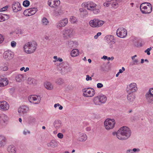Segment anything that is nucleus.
<instances>
[{
	"label": "nucleus",
	"instance_id": "17",
	"mask_svg": "<svg viewBox=\"0 0 153 153\" xmlns=\"http://www.w3.org/2000/svg\"><path fill=\"white\" fill-rule=\"evenodd\" d=\"M105 38L107 40V43L110 44V48H112L113 47L112 45L115 42L113 36L112 35L107 36L105 37Z\"/></svg>",
	"mask_w": 153,
	"mask_h": 153
},
{
	"label": "nucleus",
	"instance_id": "15",
	"mask_svg": "<svg viewBox=\"0 0 153 153\" xmlns=\"http://www.w3.org/2000/svg\"><path fill=\"white\" fill-rule=\"evenodd\" d=\"M12 8L14 12H17L22 9L20 4L18 2H14L13 3Z\"/></svg>",
	"mask_w": 153,
	"mask_h": 153
},
{
	"label": "nucleus",
	"instance_id": "26",
	"mask_svg": "<svg viewBox=\"0 0 153 153\" xmlns=\"http://www.w3.org/2000/svg\"><path fill=\"white\" fill-rule=\"evenodd\" d=\"M62 124L61 121L59 120H56L53 123L54 126L56 129H59L62 127Z\"/></svg>",
	"mask_w": 153,
	"mask_h": 153
},
{
	"label": "nucleus",
	"instance_id": "43",
	"mask_svg": "<svg viewBox=\"0 0 153 153\" xmlns=\"http://www.w3.org/2000/svg\"><path fill=\"white\" fill-rule=\"evenodd\" d=\"M30 5V2L28 0L24 1L23 3V5L25 7H27Z\"/></svg>",
	"mask_w": 153,
	"mask_h": 153
},
{
	"label": "nucleus",
	"instance_id": "8",
	"mask_svg": "<svg viewBox=\"0 0 153 153\" xmlns=\"http://www.w3.org/2000/svg\"><path fill=\"white\" fill-rule=\"evenodd\" d=\"M29 101L35 104L39 103L41 100V97L39 96L36 95H30L28 98Z\"/></svg>",
	"mask_w": 153,
	"mask_h": 153
},
{
	"label": "nucleus",
	"instance_id": "51",
	"mask_svg": "<svg viewBox=\"0 0 153 153\" xmlns=\"http://www.w3.org/2000/svg\"><path fill=\"white\" fill-rule=\"evenodd\" d=\"M97 87L98 88H100L103 87V85L101 83H98L97 85Z\"/></svg>",
	"mask_w": 153,
	"mask_h": 153
},
{
	"label": "nucleus",
	"instance_id": "48",
	"mask_svg": "<svg viewBox=\"0 0 153 153\" xmlns=\"http://www.w3.org/2000/svg\"><path fill=\"white\" fill-rule=\"evenodd\" d=\"M3 15L5 21L7 20L9 18V16L8 15L3 14Z\"/></svg>",
	"mask_w": 153,
	"mask_h": 153
},
{
	"label": "nucleus",
	"instance_id": "5",
	"mask_svg": "<svg viewBox=\"0 0 153 153\" xmlns=\"http://www.w3.org/2000/svg\"><path fill=\"white\" fill-rule=\"evenodd\" d=\"M73 29H66L62 30L61 33L62 36L65 39H69L73 36Z\"/></svg>",
	"mask_w": 153,
	"mask_h": 153
},
{
	"label": "nucleus",
	"instance_id": "59",
	"mask_svg": "<svg viewBox=\"0 0 153 153\" xmlns=\"http://www.w3.org/2000/svg\"><path fill=\"white\" fill-rule=\"evenodd\" d=\"M148 92L153 95V88L149 89Z\"/></svg>",
	"mask_w": 153,
	"mask_h": 153
},
{
	"label": "nucleus",
	"instance_id": "2",
	"mask_svg": "<svg viewBox=\"0 0 153 153\" xmlns=\"http://www.w3.org/2000/svg\"><path fill=\"white\" fill-rule=\"evenodd\" d=\"M37 44L34 41L29 42L26 43L23 48L25 51L27 53H31L36 50Z\"/></svg>",
	"mask_w": 153,
	"mask_h": 153
},
{
	"label": "nucleus",
	"instance_id": "32",
	"mask_svg": "<svg viewBox=\"0 0 153 153\" xmlns=\"http://www.w3.org/2000/svg\"><path fill=\"white\" fill-rule=\"evenodd\" d=\"M36 121L35 119L32 116H28L27 121L29 124H32L34 123Z\"/></svg>",
	"mask_w": 153,
	"mask_h": 153
},
{
	"label": "nucleus",
	"instance_id": "57",
	"mask_svg": "<svg viewBox=\"0 0 153 153\" xmlns=\"http://www.w3.org/2000/svg\"><path fill=\"white\" fill-rule=\"evenodd\" d=\"M16 42L14 41H12L11 42V46L12 47H13V48L14 47L16 46Z\"/></svg>",
	"mask_w": 153,
	"mask_h": 153
},
{
	"label": "nucleus",
	"instance_id": "22",
	"mask_svg": "<svg viewBox=\"0 0 153 153\" xmlns=\"http://www.w3.org/2000/svg\"><path fill=\"white\" fill-rule=\"evenodd\" d=\"M64 13L63 11L60 7H58L54 10L53 15L55 16H59Z\"/></svg>",
	"mask_w": 153,
	"mask_h": 153
},
{
	"label": "nucleus",
	"instance_id": "24",
	"mask_svg": "<svg viewBox=\"0 0 153 153\" xmlns=\"http://www.w3.org/2000/svg\"><path fill=\"white\" fill-rule=\"evenodd\" d=\"M61 70L62 71L68 72L72 71V69L68 64L66 63L64 64V67L62 68Z\"/></svg>",
	"mask_w": 153,
	"mask_h": 153
},
{
	"label": "nucleus",
	"instance_id": "1",
	"mask_svg": "<svg viewBox=\"0 0 153 153\" xmlns=\"http://www.w3.org/2000/svg\"><path fill=\"white\" fill-rule=\"evenodd\" d=\"M118 133V139L123 140L128 139L130 137L131 131L129 128L125 126L120 128Z\"/></svg>",
	"mask_w": 153,
	"mask_h": 153
},
{
	"label": "nucleus",
	"instance_id": "9",
	"mask_svg": "<svg viewBox=\"0 0 153 153\" xmlns=\"http://www.w3.org/2000/svg\"><path fill=\"white\" fill-rule=\"evenodd\" d=\"M37 11V8L34 7L25 10L24 11L23 13L26 16H30L34 14Z\"/></svg>",
	"mask_w": 153,
	"mask_h": 153
},
{
	"label": "nucleus",
	"instance_id": "45",
	"mask_svg": "<svg viewBox=\"0 0 153 153\" xmlns=\"http://www.w3.org/2000/svg\"><path fill=\"white\" fill-rule=\"evenodd\" d=\"M8 69V67L6 65L5 66H2L0 67V70L3 71H6Z\"/></svg>",
	"mask_w": 153,
	"mask_h": 153
},
{
	"label": "nucleus",
	"instance_id": "4",
	"mask_svg": "<svg viewBox=\"0 0 153 153\" xmlns=\"http://www.w3.org/2000/svg\"><path fill=\"white\" fill-rule=\"evenodd\" d=\"M115 124V122L114 119H107L104 123L105 128L107 130L112 129L114 127Z\"/></svg>",
	"mask_w": 153,
	"mask_h": 153
},
{
	"label": "nucleus",
	"instance_id": "38",
	"mask_svg": "<svg viewBox=\"0 0 153 153\" xmlns=\"http://www.w3.org/2000/svg\"><path fill=\"white\" fill-rule=\"evenodd\" d=\"M93 101L96 105H100L101 104L98 96L94 97Z\"/></svg>",
	"mask_w": 153,
	"mask_h": 153
},
{
	"label": "nucleus",
	"instance_id": "34",
	"mask_svg": "<svg viewBox=\"0 0 153 153\" xmlns=\"http://www.w3.org/2000/svg\"><path fill=\"white\" fill-rule=\"evenodd\" d=\"M45 87L48 90L52 89L53 88L52 85L49 82H46L45 84Z\"/></svg>",
	"mask_w": 153,
	"mask_h": 153
},
{
	"label": "nucleus",
	"instance_id": "12",
	"mask_svg": "<svg viewBox=\"0 0 153 153\" xmlns=\"http://www.w3.org/2000/svg\"><path fill=\"white\" fill-rule=\"evenodd\" d=\"M68 23V19L65 18L59 21L56 24V27L60 29L62 27H65Z\"/></svg>",
	"mask_w": 153,
	"mask_h": 153
},
{
	"label": "nucleus",
	"instance_id": "52",
	"mask_svg": "<svg viewBox=\"0 0 153 153\" xmlns=\"http://www.w3.org/2000/svg\"><path fill=\"white\" fill-rule=\"evenodd\" d=\"M86 80L87 81H88L89 80H92V78L91 77H90L89 75H86Z\"/></svg>",
	"mask_w": 153,
	"mask_h": 153
},
{
	"label": "nucleus",
	"instance_id": "40",
	"mask_svg": "<svg viewBox=\"0 0 153 153\" xmlns=\"http://www.w3.org/2000/svg\"><path fill=\"white\" fill-rule=\"evenodd\" d=\"M77 19L76 17L72 16H71L70 19V21L72 23H74L76 21Z\"/></svg>",
	"mask_w": 153,
	"mask_h": 153
},
{
	"label": "nucleus",
	"instance_id": "49",
	"mask_svg": "<svg viewBox=\"0 0 153 153\" xmlns=\"http://www.w3.org/2000/svg\"><path fill=\"white\" fill-rule=\"evenodd\" d=\"M5 21L3 15V13L0 14V22H3Z\"/></svg>",
	"mask_w": 153,
	"mask_h": 153
},
{
	"label": "nucleus",
	"instance_id": "30",
	"mask_svg": "<svg viewBox=\"0 0 153 153\" xmlns=\"http://www.w3.org/2000/svg\"><path fill=\"white\" fill-rule=\"evenodd\" d=\"M27 82L29 84H32L34 85L36 84L37 82L35 79L29 77L28 78Z\"/></svg>",
	"mask_w": 153,
	"mask_h": 153
},
{
	"label": "nucleus",
	"instance_id": "11",
	"mask_svg": "<svg viewBox=\"0 0 153 153\" xmlns=\"http://www.w3.org/2000/svg\"><path fill=\"white\" fill-rule=\"evenodd\" d=\"M128 93H132L135 92L137 90V85L135 83H131L127 87Z\"/></svg>",
	"mask_w": 153,
	"mask_h": 153
},
{
	"label": "nucleus",
	"instance_id": "6",
	"mask_svg": "<svg viewBox=\"0 0 153 153\" xmlns=\"http://www.w3.org/2000/svg\"><path fill=\"white\" fill-rule=\"evenodd\" d=\"M105 22L98 19H94L89 22V25L94 27H101L104 23Z\"/></svg>",
	"mask_w": 153,
	"mask_h": 153
},
{
	"label": "nucleus",
	"instance_id": "47",
	"mask_svg": "<svg viewBox=\"0 0 153 153\" xmlns=\"http://www.w3.org/2000/svg\"><path fill=\"white\" fill-rule=\"evenodd\" d=\"M152 48L151 47H150L149 48H148L145 51V53H147L148 55H150V51L151 50Z\"/></svg>",
	"mask_w": 153,
	"mask_h": 153
},
{
	"label": "nucleus",
	"instance_id": "19",
	"mask_svg": "<svg viewBox=\"0 0 153 153\" xmlns=\"http://www.w3.org/2000/svg\"><path fill=\"white\" fill-rule=\"evenodd\" d=\"M135 98V95L133 93H128L127 99L129 103L131 104L134 101Z\"/></svg>",
	"mask_w": 153,
	"mask_h": 153
},
{
	"label": "nucleus",
	"instance_id": "36",
	"mask_svg": "<svg viewBox=\"0 0 153 153\" xmlns=\"http://www.w3.org/2000/svg\"><path fill=\"white\" fill-rule=\"evenodd\" d=\"M23 78V76L21 74H19L16 77V79L17 82H21Z\"/></svg>",
	"mask_w": 153,
	"mask_h": 153
},
{
	"label": "nucleus",
	"instance_id": "23",
	"mask_svg": "<svg viewBox=\"0 0 153 153\" xmlns=\"http://www.w3.org/2000/svg\"><path fill=\"white\" fill-rule=\"evenodd\" d=\"M58 143L56 141L52 140L47 143V146L49 148H55L57 146Z\"/></svg>",
	"mask_w": 153,
	"mask_h": 153
},
{
	"label": "nucleus",
	"instance_id": "3",
	"mask_svg": "<svg viewBox=\"0 0 153 153\" xmlns=\"http://www.w3.org/2000/svg\"><path fill=\"white\" fill-rule=\"evenodd\" d=\"M140 9L142 13L144 14L149 13L152 10V5L149 3L142 4L140 5Z\"/></svg>",
	"mask_w": 153,
	"mask_h": 153
},
{
	"label": "nucleus",
	"instance_id": "39",
	"mask_svg": "<svg viewBox=\"0 0 153 153\" xmlns=\"http://www.w3.org/2000/svg\"><path fill=\"white\" fill-rule=\"evenodd\" d=\"M64 82V81L63 79L61 78H59L56 79V83L59 85H61Z\"/></svg>",
	"mask_w": 153,
	"mask_h": 153
},
{
	"label": "nucleus",
	"instance_id": "55",
	"mask_svg": "<svg viewBox=\"0 0 153 153\" xmlns=\"http://www.w3.org/2000/svg\"><path fill=\"white\" fill-rule=\"evenodd\" d=\"M8 8V6H5L4 7L0 9V11H5L7 8Z\"/></svg>",
	"mask_w": 153,
	"mask_h": 153
},
{
	"label": "nucleus",
	"instance_id": "37",
	"mask_svg": "<svg viewBox=\"0 0 153 153\" xmlns=\"http://www.w3.org/2000/svg\"><path fill=\"white\" fill-rule=\"evenodd\" d=\"M41 22L43 25H47L49 23V21L45 17H43L42 19Z\"/></svg>",
	"mask_w": 153,
	"mask_h": 153
},
{
	"label": "nucleus",
	"instance_id": "50",
	"mask_svg": "<svg viewBox=\"0 0 153 153\" xmlns=\"http://www.w3.org/2000/svg\"><path fill=\"white\" fill-rule=\"evenodd\" d=\"M63 134L61 133H59L57 134V137L59 138L62 139L63 138Z\"/></svg>",
	"mask_w": 153,
	"mask_h": 153
},
{
	"label": "nucleus",
	"instance_id": "35",
	"mask_svg": "<svg viewBox=\"0 0 153 153\" xmlns=\"http://www.w3.org/2000/svg\"><path fill=\"white\" fill-rule=\"evenodd\" d=\"M5 138L3 136H0V147L4 146L5 143Z\"/></svg>",
	"mask_w": 153,
	"mask_h": 153
},
{
	"label": "nucleus",
	"instance_id": "20",
	"mask_svg": "<svg viewBox=\"0 0 153 153\" xmlns=\"http://www.w3.org/2000/svg\"><path fill=\"white\" fill-rule=\"evenodd\" d=\"M8 104L5 101L0 102V108L4 110H7L9 108Z\"/></svg>",
	"mask_w": 153,
	"mask_h": 153
},
{
	"label": "nucleus",
	"instance_id": "29",
	"mask_svg": "<svg viewBox=\"0 0 153 153\" xmlns=\"http://www.w3.org/2000/svg\"><path fill=\"white\" fill-rule=\"evenodd\" d=\"M14 146L12 145H10L8 146L7 150L10 153H15L16 152Z\"/></svg>",
	"mask_w": 153,
	"mask_h": 153
},
{
	"label": "nucleus",
	"instance_id": "54",
	"mask_svg": "<svg viewBox=\"0 0 153 153\" xmlns=\"http://www.w3.org/2000/svg\"><path fill=\"white\" fill-rule=\"evenodd\" d=\"M101 34V32H98L96 35L94 36V38L95 39H97L98 37L100 36Z\"/></svg>",
	"mask_w": 153,
	"mask_h": 153
},
{
	"label": "nucleus",
	"instance_id": "21",
	"mask_svg": "<svg viewBox=\"0 0 153 153\" xmlns=\"http://www.w3.org/2000/svg\"><path fill=\"white\" fill-rule=\"evenodd\" d=\"M86 6L87 7L88 10H92L97 6V5L92 2L88 1L87 3Z\"/></svg>",
	"mask_w": 153,
	"mask_h": 153
},
{
	"label": "nucleus",
	"instance_id": "33",
	"mask_svg": "<svg viewBox=\"0 0 153 153\" xmlns=\"http://www.w3.org/2000/svg\"><path fill=\"white\" fill-rule=\"evenodd\" d=\"M69 47L73 48H76L78 45L77 42L75 41H71L69 42Z\"/></svg>",
	"mask_w": 153,
	"mask_h": 153
},
{
	"label": "nucleus",
	"instance_id": "18",
	"mask_svg": "<svg viewBox=\"0 0 153 153\" xmlns=\"http://www.w3.org/2000/svg\"><path fill=\"white\" fill-rule=\"evenodd\" d=\"M145 96L146 100L148 103L151 104H153V95L147 92L146 93Z\"/></svg>",
	"mask_w": 153,
	"mask_h": 153
},
{
	"label": "nucleus",
	"instance_id": "64",
	"mask_svg": "<svg viewBox=\"0 0 153 153\" xmlns=\"http://www.w3.org/2000/svg\"><path fill=\"white\" fill-rule=\"evenodd\" d=\"M114 59V57L113 56L111 57H108V60H110L111 59L113 60V59Z\"/></svg>",
	"mask_w": 153,
	"mask_h": 153
},
{
	"label": "nucleus",
	"instance_id": "63",
	"mask_svg": "<svg viewBox=\"0 0 153 153\" xmlns=\"http://www.w3.org/2000/svg\"><path fill=\"white\" fill-rule=\"evenodd\" d=\"M27 132H28V133H30V132L27 130V132L26 131H23V134L25 135H26L27 134Z\"/></svg>",
	"mask_w": 153,
	"mask_h": 153
},
{
	"label": "nucleus",
	"instance_id": "16",
	"mask_svg": "<svg viewBox=\"0 0 153 153\" xmlns=\"http://www.w3.org/2000/svg\"><path fill=\"white\" fill-rule=\"evenodd\" d=\"M29 110L28 107L25 105H23L19 108L18 109V112L20 115L22 114H26Z\"/></svg>",
	"mask_w": 153,
	"mask_h": 153
},
{
	"label": "nucleus",
	"instance_id": "62",
	"mask_svg": "<svg viewBox=\"0 0 153 153\" xmlns=\"http://www.w3.org/2000/svg\"><path fill=\"white\" fill-rule=\"evenodd\" d=\"M60 105L59 103L55 104L54 105V107L56 108L57 106H59Z\"/></svg>",
	"mask_w": 153,
	"mask_h": 153
},
{
	"label": "nucleus",
	"instance_id": "31",
	"mask_svg": "<svg viewBox=\"0 0 153 153\" xmlns=\"http://www.w3.org/2000/svg\"><path fill=\"white\" fill-rule=\"evenodd\" d=\"M100 102L101 104L105 103L107 100L106 97L104 95L99 96Z\"/></svg>",
	"mask_w": 153,
	"mask_h": 153
},
{
	"label": "nucleus",
	"instance_id": "44",
	"mask_svg": "<svg viewBox=\"0 0 153 153\" xmlns=\"http://www.w3.org/2000/svg\"><path fill=\"white\" fill-rule=\"evenodd\" d=\"M118 2H113L112 3H111V5L112 6L115 8H117L118 6Z\"/></svg>",
	"mask_w": 153,
	"mask_h": 153
},
{
	"label": "nucleus",
	"instance_id": "14",
	"mask_svg": "<svg viewBox=\"0 0 153 153\" xmlns=\"http://www.w3.org/2000/svg\"><path fill=\"white\" fill-rule=\"evenodd\" d=\"M60 4L59 0H48V5L52 7H54L58 6Z\"/></svg>",
	"mask_w": 153,
	"mask_h": 153
},
{
	"label": "nucleus",
	"instance_id": "53",
	"mask_svg": "<svg viewBox=\"0 0 153 153\" xmlns=\"http://www.w3.org/2000/svg\"><path fill=\"white\" fill-rule=\"evenodd\" d=\"M4 40V38L3 36L0 34V44Z\"/></svg>",
	"mask_w": 153,
	"mask_h": 153
},
{
	"label": "nucleus",
	"instance_id": "13",
	"mask_svg": "<svg viewBox=\"0 0 153 153\" xmlns=\"http://www.w3.org/2000/svg\"><path fill=\"white\" fill-rule=\"evenodd\" d=\"M3 57L7 60H11L14 57L13 53L11 51H6L4 53Z\"/></svg>",
	"mask_w": 153,
	"mask_h": 153
},
{
	"label": "nucleus",
	"instance_id": "27",
	"mask_svg": "<svg viewBox=\"0 0 153 153\" xmlns=\"http://www.w3.org/2000/svg\"><path fill=\"white\" fill-rule=\"evenodd\" d=\"M87 139V136L85 134H79L78 140L80 142L85 141Z\"/></svg>",
	"mask_w": 153,
	"mask_h": 153
},
{
	"label": "nucleus",
	"instance_id": "46",
	"mask_svg": "<svg viewBox=\"0 0 153 153\" xmlns=\"http://www.w3.org/2000/svg\"><path fill=\"white\" fill-rule=\"evenodd\" d=\"M79 11L80 12L82 13H85V15L88 14V13L87 11L85 10L83 8H80L79 10Z\"/></svg>",
	"mask_w": 153,
	"mask_h": 153
},
{
	"label": "nucleus",
	"instance_id": "10",
	"mask_svg": "<svg viewBox=\"0 0 153 153\" xmlns=\"http://www.w3.org/2000/svg\"><path fill=\"white\" fill-rule=\"evenodd\" d=\"M117 35L118 37L121 38H123L126 36L127 34V31L124 28H119L117 30Z\"/></svg>",
	"mask_w": 153,
	"mask_h": 153
},
{
	"label": "nucleus",
	"instance_id": "41",
	"mask_svg": "<svg viewBox=\"0 0 153 153\" xmlns=\"http://www.w3.org/2000/svg\"><path fill=\"white\" fill-rule=\"evenodd\" d=\"M92 11H93V12L94 13L97 14L99 13L100 12V10L99 7H96Z\"/></svg>",
	"mask_w": 153,
	"mask_h": 153
},
{
	"label": "nucleus",
	"instance_id": "25",
	"mask_svg": "<svg viewBox=\"0 0 153 153\" xmlns=\"http://www.w3.org/2000/svg\"><path fill=\"white\" fill-rule=\"evenodd\" d=\"M8 80L7 78L0 77V87H3L7 85Z\"/></svg>",
	"mask_w": 153,
	"mask_h": 153
},
{
	"label": "nucleus",
	"instance_id": "56",
	"mask_svg": "<svg viewBox=\"0 0 153 153\" xmlns=\"http://www.w3.org/2000/svg\"><path fill=\"white\" fill-rule=\"evenodd\" d=\"M138 62V60L137 59H134L133 60V63L132 65H136L137 64V63Z\"/></svg>",
	"mask_w": 153,
	"mask_h": 153
},
{
	"label": "nucleus",
	"instance_id": "58",
	"mask_svg": "<svg viewBox=\"0 0 153 153\" xmlns=\"http://www.w3.org/2000/svg\"><path fill=\"white\" fill-rule=\"evenodd\" d=\"M132 152H138L140 151V150L139 149L134 148L132 150Z\"/></svg>",
	"mask_w": 153,
	"mask_h": 153
},
{
	"label": "nucleus",
	"instance_id": "61",
	"mask_svg": "<svg viewBox=\"0 0 153 153\" xmlns=\"http://www.w3.org/2000/svg\"><path fill=\"white\" fill-rule=\"evenodd\" d=\"M118 130L117 131V132H113L112 133V134L113 135H116L118 139Z\"/></svg>",
	"mask_w": 153,
	"mask_h": 153
},
{
	"label": "nucleus",
	"instance_id": "60",
	"mask_svg": "<svg viewBox=\"0 0 153 153\" xmlns=\"http://www.w3.org/2000/svg\"><path fill=\"white\" fill-rule=\"evenodd\" d=\"M126 153H134L133 152H132V149H129L127 150L126 151Z\"/></svg>",
	"mask_w": 153,
	"mask_h": 153
},
{
	"label": "nucleus",
	"instance_id": "7",
	"mask_svg": "<svg viewBox=\"0 0 153 153\" xmlns=\"http://www.w3.org/2000/svg\"><path fill=\"white\" fill-rule=\"evenodd\" d=\"M82 91L84 93L83 95L85 97H92L95 93L94 90L91 88L83 89Z\"/></svg>",
	"mask_w": 153,
	"mask_h": 153
},
{
	"label": "nucleus",
	"instance_id": "28",
	"mask_svg": "<svg viewBox=\"0 0 153 153\" xmlns=\"http://www.w3.org/2000/svg\"><path fill=\"white\" fill-rule=\"evenodd\" d=\"M79 53V51L76 49H73L71 52V55L72 57L78 56Z\"/></svg>",
	"mask_w": 153,
	"mask_h": 153
},
{
	"label": "nucleus",
	"instance_id": "42",
	"mask_svg": "<svg viewBox=\"0 0 153 153\" xmlns=\"http://www.w3.org/2000/svg\"><path fill=\"white\" fill-rule=\"evenodd\" d=\"M53 59L56 60L53 61V62H56L58 61H59L60 62H62L63 61L62 59L60 58H58L57 56H54L53 57Z\"/></svg>",
	"mask_w": 153,
	"mask_h": 153
}]
</instances>
